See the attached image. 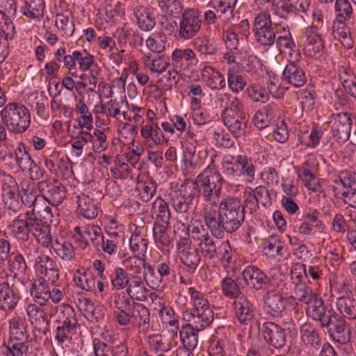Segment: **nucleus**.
I'll return each instance as SVG.
<instances>
[{"mask_svg": "<svg viewBox=\"0 0 356 356\" xmlns=\"http://www.w3.org/2000/svg\"><path fill=\"white\" fill-rule=\"evenodd\" d=\"M217 207L205 205L202 213L204 223L211 234L222 238L225 233L232 234L243 223L245 211L239 198L228 196L219 201Z\"/></svg>", "mask_w": 356, "mask_h": 356, "instance_id": "f257e3e1", "label": "nucleus"}, {"mask_svg": "<svg viewBox=\"0 0 356 356\" xmlns=\"http://www.w3.org/2000/svg\"><path fill=\"white\" fill-rule=\"evenodd\" d=\"M11 233L19 241L26 242L31 234L42 247H47L51 243L49 226L42 219L35 216L34 211H28L24 215H19L10 225Z\"/></svg>", "mask_w": 356, "mask_h": 356, "instance_id": "f03ea898", "label": "nucleus"}, {"mask_svg": "<svg viewBox=\"0 0 356 356\" xmlns=\"http://www.w3.org/2000/svg\"><path fill=\"white\" fill-rule=\"evenodd\" d=\"M197 179L195 181L203 200L207 203L206 205L217 207L224 179L215 165L213 163L209 164Z\"/></svg>", "mask_w": 356, "mask_h": 356, "instance_id": "7ed1b4c3", "label": "nucleus"}, {"mask_svg": "<svg viewBox=\"0 0 356 356\" xmlns=\"http://www.w3.org/2000/svg\"><path fill=\"white\" fill-rule=\"evenodd\" d=\"M1 120L8 130L14 134L24 133L30 127L31 113L22 104L11 102L0 112Z\"/></svg>", "mask_w": 356, "mask_h": 356, "instance_id": "20e7f679", "label": "nucleus"}, {"mask_svg": "<svg viewBox=\"0 0 356 356\" xmlns=\"http://www.w3.org/2000/svg\"><path fill=\"white\" fill-rule=\"evenodd\" d=\"M175 237L177 239V248L182 264L195 269L201 261L199 249L193 245L189 238L188 227L178 222L174 226Z\"/></svg>", "mask_w": 356, "mask_h": 356, "instance_id": "39448f33", "label": "nucleus"}, {"mask_svg": "<svg viewBox=\"0 0 356 356\" xmlns=\"http://www.w3.org/2000/svg\"><path fill=\"white\" fill-rule=\"evenodd\" d=\"M284 31V24L273 23L267 12L259 13L254 18L252 32L255 40L261 46L271 47L275 42L277 34Z\"/></svg>", "mask_w": 356, "mask_h": 356, "instance_id": "423d86ee", "label": "nucleus"}, {"mask_svg": "<svg viewBox=\"0 0 356 356\" xmlns=\"http://www.w3.org/2000/svg\"><path fill=\"white\" fill-rule=\"evenodd\" d=\"M321 327L326 328L331 338L341 344L348 343L351 339L350 327L341 314L332 307L318 321Z\"/></svg>", "mask_w": 356, "mask_h": 356, "instance_id": "0eeeda50", "label": "nucleus"}, {"mask_svg": "<svg viewBox=\"0 0 356 356\" xmlns=\"http://www.w3.org/2000/svg\"><path fill=\"white\" fill-rule=\"evenodd\" d=\"M185 192L181 190L174 191L170 193V204L172 208L179 213H186L193 208L194 196L198 195L200 191L196 181H185L181 186Z\"/></svg>", "mask_w": 356, "mask_h": 356, "instance_id": "6e6552de", "label": "nucleus"}, {"mask_svg": "<svg viewBox=\"0 0 356 356\" xmlns=\"http://www.w3.org/2000/svg\"><path fill=\"white\" fill-rule=\"evenodd\" d=\"M353 119V115L348 112L332 113L330 116L328 127L332 138L337 143H344L349 139Z\"/></svg>", "mask_w": 356, "mask_h": 356, "instance_id": "1a4fd4ad", "label": "nucleus"}, {"mask_svg": "<svg viewBox=\"0 0 356 356\" xmlns=\"http://www.w3.org/2000/svg\"><path fill=\"white\" fill-rule=\"evenodd\" d=\"M202 20L199 10L186 8L181 13V20L178 28V36L184 40L192 39L200 32L202 27Z\"/></svg>", "mask_w": 356, "mask_h": 356, "instance_id": "9d476101", "label": "nucleus"}, {"mask_svg": "<svg viewBox=\"0 0 356 356\" xmlns=\"http://www.w3.org/2000/svg\"><path fill=\"white\" fill-rule=\"evenodd\" d=\"M38 189L42 198L52 206L60 204L66 197V187L57 180L40 181Z\"/></svg>", "mask_w": 356, "mask_h": 356, "instance_id": "9b49d317", "label": "nucleus"}, {"mask_svg": "<svg viewBox=\"0 0 356 356\" xmlns=\"http://www.w3.org/2000/svg\"><path fill=\"white\" fill-rule=\"evenodd\" d=\"M183 319L197 330H204L213 322L214 314L210 305L186 308L183 313Z\"/></svg>", "mask_w": 356, "mask_h": 356, "instance_id": "f8f14e48", "label": "nucleus"}, {"mask_svg": "<svg viewBox=\"0 0 356 356\" xmlns=\"http://www.w3.org/2000/svg\"><path fill=\"white\" fill-rule=\"evenodd\" d=\"M221 118L223 124L235 138H239L246 134L248 119L244 111L243 104L222 115Z\"/></svg>", "mask_w": 356, "mask_h": 356, "instance_id": "ddd939ff", "label": "nucleus"}, {"mask_svg": "<svg viewBox=\"0 0 356 356\" xmlns=\"http://www.w3.org/2000/svg\"><path fill=\"white\" fill-rule=\"evenodd\" d=\"M333 188L334 196L342 199L345 204L348 203L356 195V172L343 170L339 174V180L334 181Z\"/></svg>", "mask_w": 356, "mask_h": 356, "instance_id": "4468645a", "label": "nucleus"}, {"mask_svg": "<svg viewBox=\"0 0 356 356\" xmlns=\"http://www.w3.org/2000/svg\"><path fill=\"white\" fill-rule=\"evenodd\" d=\"M244 284L250 289L264 291L271 285V279L259 268L250 265L242 272Z\"/></svg>", "mask_w": 356, "mask_h": 356, "instance_id": "2eb2a0df", "label": "nucleus"}, {"mask_svg": "<svg viewBox=\"0 0 356 356\" xmlns=\"http://www.w3.org/2000/svg\"><path fill=\"white\" fill-rule=\"evenodd\" d=\"M18 186L13 177L6 175L1 179V197L6 207L14 212L20 210L21 204L17 194Z\"/></svg>", "mask_w": 356, "mask_h": 356, "instance_id": "dca6fc26", "label": "nucleus"}, {"mask_svg": "<svg viewBox=\"0 0 356 356\" xmlns=\"http://www.w3.org/2000/svg\"><path fill=\"white\" fill-rule=\"evenodd\" d=\"M35 270L40 273V278L48 280L55 284L59 279L60 269L55 260L49 255L42 254L35 260Z\"/></svg>", "mask_w": 356, "mask_h": 356, "instance_id": "f3484780", "label": "nucleus"}, {"mask_svg": "<svg viewBox=\"0 0 356 356\" xmlns=\"http://www.w3.org/2000/svg\"><path fill=\"white\" fill-rule=\"evenodd\" d=\"M261 331L264 340L268 345L276 349H280L284 346L286 333L280 325L267 321L262 325Z\"/></svg>", "mask_w": 356, "mask_h": 356, "instance_id": "a211bd4d", "label": "nucleus"}, {"mask_svg": "<svg viewBox=\"0 0 356 356\" xmlns=\"http://www.w3.org/2000/svg\"><path fill=\"white\" fill-rule=\"evenodd\" d=\"M234 316L243 325L250 324L254 318L255 307L246 295H242L233 302Z\"/></svg>", "mask_w": 356, "mask_h": 356, "instance_id": "6ab92c4d", "label": "nucleus"}, {"mask_svg": "<svg viewBox=\"0 0 356 356\" xmlns=\"http://www.w3.org/2000/svg\"><path fill=\"white\" fill-rule=\"evenodd\" d=\"M306 41L304 50L311 57H320L324 51V42L315 26H309L304 31Z\"/></svg>", "mask_w": 356, "mask_h": 356, "instance_id": "aec40b11", "label": "nucleus"}, {"mask_svg": "<svg viewBox=\"0 0 356 356\" xmlns=\"http://www.w3.org/2000/svg\"><path fill=\"white\" fill-rule=\"evenodd\" d=\"M264 309L273 317H281L286 306V300L282 294L269 291L264 296Z\"/></svg>", "mask_w": 356, "mask_h": 356, "instance_id": "412c9836", "label": "nucleus"}, {"mask_svg": "<svg viewBox=\"0 0 356 356\" xmlns=\"http://www.w3.org/2000/svg\"><path fill=\"white\" fill-rule=\"evenodd\" d=\"M129 282L126 289V293L131 299L145 302L147 300L148 296L152 300L157 297L156 293L149 294V290L145 286L144 281L140 276H132V279H131Z\"/></svg>", "mask_w": 356, "mask_h": 356, "instance_id": "4be33fe9", "label": "nucleus"}, {"mask_svg": "<svg viewBox=\"0 0 356 356\" xmlns=\"http://www.w3.org/2000/svg\"><path fill=\"white\" fill-rule=\"evenodd\" d=\"M264 254L268 259L281 261L286 257V249L276 236H270L262 243Z\"/></svg>", "mask_w": 356, "mask_h": 356, "instance_id": "5701e85b", "label": "nucleus"}, {"mask_svg": "<svg viewBox=\"0 0 356 356\" xmlns=\"http://www.w3.org/2000/svg\"><path fill=\"white\" fill-rule=\"evenodd\" d=\"M26 312L29 321L35 329L46 334L49 331V321L44 309L38 305L29 304L26 307Z\"/></svg>", "mask_w": 356, "mask_h": 356, "instance_id": "b1692460", "label": "nucleus"}, {"mask_svg": "<svg viewBox=\"0 0 356 356\" xmlns=\"http://www.w3.org/2000/svg\"><path fill=\"white\" fill-rule=\"evenodd\" d=\"M49 247L54 250L56 257L63 261L69 262L75 259L74 247L70 241L57 238L53 240L51 235V243L45 248Z\"/></svg>", "mask_w": 356, "mask_h": 356, "instance_id": "393cba45", "label": "nucleus"}, {"mask_svg": "<svg viewBox=\"0 0 356 356\" xmlns=\"http://www.w3.org/2000/svg\"><path fill=\"white\" fill-rule=\"evenodd\" d=\"M133 324H136L140 332L147 334L150 329L149 311L140 303L132 302Z\"/></svg>", "mask_w": 356, "mask_h": 356, "instance_id": "a878e982", "label": "nucleus"}, {"mask_svg": "<svg viewBox=\"0 0 356 356\" xmlns=\"http://www.w3.org/2000/svg\"><path fill=\"white\" fill-rule=\"evenodd\" d=\"M198 59L193 50L189 48L175 49L172 54V63L175 67L186 69L190 65H195Z\"/></svg>", "mask_w": 356, "mask_h": 356, "instance_id": "bb28decb", "label": "nucleus"}, {"mask_svg": "<svg viewBox=\"0 0 356 356\" xmlns=\"http://www.w3.org/2000/svg\"><path fill=\"white\" fill-rule=\"evenodd\" d=\"M284 79L294 87L302 86L307 81L306 74L297 63L289 61L283 72Z\"/></svg>", "mask_w": 356, "mask_h": 356, "instance_id": "cd10ccee", "label": "nucleus"}, {"mask_svg": "<svg viewBox=\"0 0 356 356\" xmlns=\"http://www.w3.org/2000/svg\"><path fill=\"white\" fill-rule=\"evenodd\" d=\"M92 345L95 356H124L128 352L127 346L122 343L112 346L95 339Z\"/></svg>", "mask_w": 356, "mask_h": 356, "instance_id": "c85d7f7f", "label": "nucleus"}, {"mask_svg": "<svg viewBox=\"0 0 356 356\" xmlns=\"http://www.w3.org/2000/svg\"><path fill=\"white\" fill-rule=\"evenodd\" d=\"M202 79L211 90H220L226 86L223 75L211 66H205L202 71Z\"/></svg>", "mask_w": 356, "mask_h": 356, "instance_id": "c756f323", "label": "nucleus"}, {"mask_svg": "<svg viewBox=\"0 0 356 356\" xmlns=\"http://www.w3.org/2000/svg\"><path fill=\"white\" fill-rule=\"evenodd\" d=\"M75 199L78 209L83 217L94 219L97 216V207L95 200L89 195L81 193L75 196Z\"/></svg>", "mask_w": 356, "mask_h": 356, "instance_id": "7c9ffc66", "label": "nucleus"}, {"mask_svg": "<svg viewBox=\"0 0 356 356\" xmlns=\"http://www.w3.org/2000/svg\"><path fill=\"white\" fill-rule=\"evenodd\" d=\"M48 282V280L40 277L31 284L30 289L31 296L40 306L45 305L50 299Z\"/></svg>", "mask_w": 356, "mask_h": 356, "instance_id": "2f4dec72", "label": "nucleus"}, {"mask_svg": "<svg viewBox=\"0 0 356 356\" xmlns=\"http://www.w3.org/2000/svg\"><path fill=\"white\" fill-rule=\"evenodd\" d=\"M9 339L29 341L26 320L19 316H13L9 322Z\"/></svg>", "mask_w": 356, "mask_h": 356, "instance_id": "473e14b6", "label": "nucleus"}, {"mask_svg": "<svg viewBox=\"0 0 356 356\" xmlns=\"http://www.w3.org/2000/svg\"><path fill=\"white\" fill-rule=\"evenodd\" d=\"M198 241L197 245L203 258L207 260H213V255L216 253V250L218 243L208 233L193 236Z\"/></svg>", "mask_w": 356, "mask_h": 356, "instance_id": "72a5a7b5", "label": "nucleus"}, {"mask_svg": "<svg viewBox=\"0 0 356 356\" xmlns=\"http://www.w3.org/2000/svg\"><path fill=\"white\" fill-rule=\"evenodd\" d=\"M144 65L152 72L161 74L170 66V59L165 55L152 57L151 55H144L142 58Z\"/></svg>", "mask_w": 356, "mask_h": 356, "instance_id": "f704fd0d", "label": "nucleus"}, {"mask_svg": "<svg viewBox=\"0 0 356 356\" xmlns=\"http://www.w3.org/2000/svg\"><path fill=\"white\" fill-rule=\"evenodd\" d=\"M202 330H197L192 325L186 323L182 325L179 330V337L183 344L182 347L195 349L197 345L198 332Z\"/></svg>", "mask_w": 356, "mask_h": 356, "instance_id": "c9c22d12", "label": "nucleus"}, {"mask_svg": "<svg viewBox=\"0 0 356 356\" xmlns=\"http://www.w3.org/2000/svg\"><path fill=\"white\" fill-rule=\"evenodd\" d=\"M314 165V163L312 159H308L299 170V177L305 183V187L309 190L316 191H318L317 179L312 168Z\"/></svg>", "mask_w": 356, "mask_h": 356, "instance_id": "e433bc0d", "label": "nucleus"}, {"mask_svg": "<svg viewBox=\"0 0 356 356\" xmlns=\"http://www.w3.org/2000/svg\"><path fill=\"white\" fill-rule=\"evenodd\" d=\"M92 142V135L86 130L81 129L79 135L73 136L72 143V156L74 159L80 158L83 153V148L88 143Z\"/></svg>", "mask_w": 356, "mask_h": 356, "instance_id": "4c0bfd02", "label": "nucleus"}, {"mask_svg": "<svg viewBox=\"0 0 356 356\" xmlns=\"http://www.w3.org/2000/svg\"><path fill=\"white\" fill-rule=\"evenodd\" d=\"M154 1L165 17H179L184 12V6L180 0Z\"/></svg>", "mask_w": 356, "mask_h": 356, "instance_id": "58836bf2", "label": "nucleus"}, {"mask_svg": "<svg viewBox=\"0 0 356 356\" xmlns=\"http://www.w3.org/2000/svg\"><path fill=\"white\" fill-rule=\"evenodd\" d=\"M122 264L124 267V269L131 273V276H139L143 270H144L147 263L145 256L134 254L124 259Z\"/></svg>", "mask_w": 356, "mask_h": 356, "instance_id": "ea45409f", "label": "nucleus"}, {"mask_svg": "<svg viewBox=\"0 0 356 356\" xmlns=\"http://www.w3.org/2000/svg\"><path fill=\"white\" fill-rule=\"evenodd\" d=\"M134 15L137 19L138 27L145 31H150L155 26V20L149 10L144 6L134 8Z\"/></svg>", "mask_w": 356, "mask_h": 356, "instance_id": "a19ab883", "label": "nucleus"}, {"mask_svg": "<svg viewBox=\"0 0 356 356\" xmlns=\"http://www.w3.org/2000/svg\"><path fill=\"white\" fill-rule=\"evenodd\" d=\"M307 306V313L308 316L316 321L322 317L327 310L332 307L331 305H325L324 300L317 293H315L314 297H312L309 305Z\"/></svg>", "mask_w": 356, "mask_h": 356, "instance_id": "79ce46f5", "label": "nucleus"}, {"mask_svg": "<svg viewBox=\"0 0 356 356\" xmlns=\"http://www.w3.org/2000/svg\"><path fill=\"white\" fill-rule=\"evenodd\" d=\"M169 221L155 220L153 227V237L156 243L163 246H168L171 243V238L168 233Z\"/></svg>", "mask_w": 356, "mask_h": 356, "instance_id": "37998d69", "label": "nucleus"}, {"mask_svg": "<svg viewBox=\"0 0 356 356\" xmlns=\"http://www.w3.org/2000/svg\"><path fill=\"white\" fill-rule=\"evenodd\" d=\"M73 60L72 70H74L76 66V63L82 71L89 70L92 66L95 65V57L93 55L90 54L86 50L73 51Z\"/></svg>", "mask_w": 356, "mask_h": 356, "instance_id": "c03bdc74", "label": "nucleus"}, {"mask_svg": "<svg viewBox=\"0 0 356 356\" xmlns=\"http://www.w3.org/2000/svg\"><path fill=\"white\" fill-rule=\"evenodd\" d=\"M74 281L76 286L86 291H92L95 288V277L84 269L74 272Z\"/></svg>", "mask_w": 356, "mask_h": 356, "instance_id": "a18cd8bd", "label": "nucleus"}, {"mask_svg": "<svg viewBox=\"0 0 356 356\" xmlns=\"http://www.w3.org/2000/svg\"><path fill=\"white\" fill-rule=\"evenodd\" d=\"M337 306L343 317L356 320V300L350 296H341L337 300Z\"/></svg>", "mask_w": 356, "mask_h": 356, "instance_id": "49530a36", "label": "nucleus"}, {"mask_svg": "<svg viewBox=\"0 0 356 356\" xmlns=\"http://www.w3.org/2000/svg\"><path fill=\"white\" fill-rule=\"evenodd\" d=\"M44 2L43 0H25L20 12L29 19H35L43 15Z\"/></svg>", "mask_w": 356, "mask_h": 356, "instance_id": "de8ad7c7", "label": "nucleus"}, {"mask_svg": "<svg viewBox=\"0 0 356 356\" xmlns=\"http://www.w3.org/2000/svg\"><path fill=\"white\" fill-rule=\"evenodd\" d=\"M55 24L63 35L70 37L74 32V18L71 15L58 13L56 15Z\"/></svg>", "mask_w": 356, "mask_h": 356, "instance_id": "09e8293b", "label": "nucleus"}, {"mask_svg": "<svg viewBox=\"0 0 356 356\" xmlns=\"http://www.w3.org/2000/svg\"><path fill=\"white\" fill-rule=\"evenodd\" d=\"M235 165L238 168V176L246 175L249 181L254 179L255 167L251 159H248L245 155H238L235 160Z\"/></svg>", "mask_w": 356, "mask_h": 356, "instance_id": "8fccbe9b", "label": "nucleus"}, {"mask_svg": "<svg viewBox=\"0 0 356 356\" xmlns=\"http://www.w3.org/2000/svg\"><path fill=\"white\" fill-rule=\"evenodd\" d=\"M301 339L307 346L319 347L321 339L318 333L311 323H305L301 326Z\"/></svg>", "mask_w": 356, "mask_h": 356, "instance_id": "3c124183", "label": "nucleus"}, {"mask_svg": "<svg viewBox=\"0 0 356 356\" xmlns=\"http://www.w3.org/2000/svg\"><path fill=\"white\" fill-rule=\"evenodd\" d=\"M58 321L61 324L73 327L76 330L79 327L77 316L73 307L69 305H63L58 316Z\"/></svg>", "mask_w": 356, "mask_h": 356, "instance_id": "603ef678", "label": "nucleus"}, {"mask_svg": "<svg viewBox=\"0 0 356 356\" xmlns=\"http://www.w3.org/2000/svg\"><path fill=\"white\" fill-rule=\"evenodd\" d=\"M287 26L284 25V31H282V34H277L275 42L277 47L282 52V51H287L289 54L291 51H294V49L296 47V43L293 41L291 33Z\"/></svg>", "mask_w": 356, "mask_h": 356, "instance_id": "864d4df0", "label": "nucleus"}, {"mask_svg": "<svg viewBox=\"0 0 356 356\" xmlns=\"http://www.w3.org/2000/svg\"><path fill=\"white\" fill-rule=\"evenodd\" d=\"M222 292L225 296L237 299L241 296L244 295L241 291L239 284L230 277H225L221 282Z\"/></svg>", "mask_w": 356, "mask_h": 356, "instance_id": "5fc2aeb1", "label": "nucleus"}, {"mask_svg": "<svg viewBox=\"0 0 356 356\" xmlns=\"http://www.w3.org/2000/svg\"><path fill=\"white\" fill-rule=\"evenodd\" d=\"M147 245V240L140 236V231L136 230L132 233L129 239V247L134 254L145 256Z\"/></svg>", "mask_w": 356, "mask_h": 356, "instance_id": "6e6d98bb", "label": "nucleus"}, {"mask_svg": "<svg viewBox=\"0 0 356 356\" xmlns=\"http://www.w3.org/2000/svg\"><path fill=\"white\" fill-rule=\"evenodd\" d=\"M132 276L121 267L116 268L111 276V284L118 291L127 289Z\"/></svg>", "mask_w": 356, "mask_h": 356, "instance_id": "4d7b16f0", "label": "nucleus"}, {"mask_svg": "<svg viewBox=\"0 0 356 356\" xmlns=\"http://www.w3.org/2000/svg\"><path fill=\"white\" fill-rule=\"evenodd\" d=\"M130 298L122 291H115L109 299V307H114L117 311L127 310L132 307Z\"/></svg>", "mask_w": 356, "mask_h": 356, "instance_id": "13d9d810", "label": "nucleus"}, {"mask_svg": "<svg viewBox=\"0 0 356 356\" xmlns=\"http://www.w3.org/2000/svg\"><path fill=\"white\" fill-rule=\"evenodd\" d=\"M194 47L196 51L204 56L216 55L218 51L214 43L207 36L195 38Z\"/></svg>", "mask_w": 356, "mask_h": 356, "instance_id": "bf43d9fd", "label": "nucleus"}, {"mask_svg": "<svg viewBox=\"0 0 356 356\" xmlns=\"http://www.w3.org/2000/svg\"><path fill=\"white\" fill-rule=\"evenodd\" d=\"M15 158L16 164L22 171L26 170L30 164L33 163V161L22 143H19L15 149Z\"/></svg>", "mask_w": 356, "mask_h": 356, "instance_id": "052dcab7", "label": "nucleus"}, {"mask_svg": "<svg viewBox=\"0 0 356 356\" xmlns=\"http://www.w3.org/2000/svg\"><path fill=\"white\" fill-rule=\"evenodd\" d=\"M217 102L219 106L223 108L221 113V116L242 104L236 97L228 93H221L218 95Z\"/></svg>", "mask_w": 356, "mask_h": 356, "instance_id": "680f3d73", "label": "nucleus"}, {"mask_svg": "<svg viewBox=\"0 0 356 356\" xmlns=\"http://www.w3.org/2000/svg\"><path fill=\"white\" fill-rule=\"evenodd\" d=\"M315 293L305 283L296 284L294 287V296L292 298L302 303L309 305L312 297H314Z\"/></svg>", "mask_w": 356, "mask_h": 356, "instance_id": "e2e57ef3", "label": "nucleus"}, {"mask_svg": "<svg viewBox=\"0 0 356 356\" xmlns=\"http://www.w3.org/2000/svg\"><path fill=\"white\" fill-rule=\"evenodd\" d=\"M152 213L155 214V220L169 221L170 213L168 203L162 198L158 197L152 204Z\"/></svg>", "mask_w": 356, "mask_h": 356, "instance_id": "0e129e2a", "label": "nucleus"}, {"mask_svg": "<svg viewBox=\"0 0 356 356\" xmlns=\"http://www.w3.org/2000/svg\"><path fill=\"white\" fill-rule=\"evenodd\" d=\"M84 234L87 236L93 246L97 251L100 250V245L104 238L101 227L97 225H88L84 227Z\"/></svg>", "mask_w": 356, "mask_h": 356, "instance_id": "69168bd1", "label": "nucleus"}, {"mask_svg": "<svg viewBox=\"0 0 356 356\" xmlns=\"http://www.w3.org/2000/svg\"><path fill=\"white\" fill-rule=\"evenodd\" d=\"M143 280L149 287L153 289L160 286L163 281L157 270L156 271L154 268L149 264H147L143 270Z\"/></svg>", "mask_w": 356, "mask_h": 356, "instance_id": "338daca9", "label": "nucleus"}, {"mask_svg": "<svg viewBox=\"0 0 356 356\" xmlns=\"http://www.w3.org/2000/svg\"><path fill=\"white\" fill-rule=\"evenodd\" d=\"M227 83L229 88L236 93L242 91L246 85L243 77L231 68L227 71Z\"/></svg>", "mask_w": 356, "mask_h": 356, "instance_id": "774afa93", "label": "nucleus"}]
</instances>
